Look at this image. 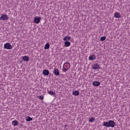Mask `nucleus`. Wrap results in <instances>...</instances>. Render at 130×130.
Returning <instances> with one entry per match:
<instances>
[{"instance_id":"10","label":"nucleus","mask_w":130,"mask_h":130,"mask_svg":"<svg viewBox=\"0 0 130 130\" xmlns=\"http://www.w3.org/2000/svg\"><path fill=\"white\" fill-rule=\"evenodd\" d=\"M92 85L93 86L97 87L98 86H100V83L99 82V81H94L92 83Z\"/></svg>"},{"instance_id":"14","label":"nucleus","mask_w":130,"mask_h":130,"mask_svg":"<svg viewBox=\"0 0 130 130\" xmlns=\"http://www.w3.org/2000/svg\"><path fill=\"white\" fill-rule=\"evenodd\" d=\"M73 95H74V96H79L80 92L78 90H75L73 92Z\"/></svg>"},{"instance_id":"12","label":"nucleus","mask_w":130,"mask_h":130,"mask_svg":"<svg viewBox=\"0 0 130 130\" xmlns=\"http://www.w3.org/2000/svg\"><path fill=\"white\" fill-rule=\"evenodd\" d=\"M100 68V65L98 64V63L96 64H94L93 67V70H98Z\"/></svg>"},{"instance_id":"11","label":"nucleus","mask_w":130,"mask_h":130,"mask_svg":"<svg viewBox=\"0 0 130 130\" xmlns=\"http://www.w3.org/2000/svg\"><path fill=\"white\" fill-rule=\"evenodd\" d=\"M114 17L115 18H117V19H119V18H121V16H120V13L118 12L115 13Z\"/></svg>"},{"instance_id":"8","label":"nucleus","mask_w":130,"mask_h":130,"mask_svg":"<svg viewBox=\"0 0 130 130\" xmlns=\"http://www.w3.org/2000/svg\"><path fill=\"white\" fill-rule=\"evenodd\" d=\"M22 60H24V61H29V58L28 57V56H24L23 57H21Z\"/></svg>"},{"instance_id":"13","label":"nucleus","mask_w":130,"mask_h":130,"mask_svg":"<svg viewBox=\"0 0 130 130\" xmlns=\"http://www.w3.org/2000/svg\"><path fill=\"white\" fill-rule=\"evenodd\" d=\"M12 125H13L14 126H16L17 125H18L19 122H18V121H17V120H15L12 122Z\"/></svg>"},{"instance_id":"2","label":"nucleus","mask_w":130,"mask_h":130,"mask_svg":"<svg viewBox=\"0 0 130 130\" xmlns=\"http://www.w3.org/2000/svg\"><path fill=\"white\" fill-rule=\"evenodd\" d=\"M71 69V63L69 62H66L63 65L62 71L65 72L69 71Z\"/></svg>"},{"instance_id":"4","label":"nucleus","mask_w":130,"mask_h":130,"mask_svg":"<svg viewBox=\"0 0 130 130\" xmlns=\"http://www.w3.org/2000/svg\"><path fill=\"white\" fill-rule=\"evenodd\" d=\"M4 48L5 49H13V46L11 45L10 43H6L4 44Z\"/></svg>"},{"instance_id":"5","label":"nucleus","mask_w":130,"mask_h":130,"mask_svg":"<svg viewBox=\"0 0 130 130\" xmlns=\"http://www.w3.org/2000/svg\"><path fill=\"white\" fill-rule=\"evenodd\" d=\"M41 17H36L34 19V22L36 24H39L40 23Z\"/></svg>"},{"instance_id":"9","label":"nucleus","mask_w":130,"mask_h":130,"mask_svg":"<svg viewBox=\"0 0 130 130\" xmlns=\"http://www.w3.org/2000/svg\"><path fill=\"white\" fill-rule=\"evenodd\" d=\"M43 75L44 76H48L49 75V71L47 70H44L43 71Z\"/></svg>"},{"instance_id":"22","label":"nucleus","mask_w":130,"mask_h":130,"mask_svg":"<svg viewBox=\"0 0 130 130\" xmlns=\"http://www.w3.org/2000/svg\"><path fill=\"white\" fill-rule=\"evenodd\" d=\"M105 39H106V37H102V38H101V41H104V40H105Z\"/></svg>"},{"instance_id":"16","label":"nucleus","mask_w":130,"mask_h":130,"mask_svg":"<svg viewBox=\"0 0 130 130\" xmlns=\"http://www.w3.org/2000/svg\"><path fill=\"white\" fill-rule=\"evenodd\" d=\"M25 119L26 121H31V120H33V118L30 117L29 116H26L25 117Z\"/></svg>"},{"instance_id":"21","label":"nucleus","mask_w":130,"mask_h":130,"mask_svg":"<svg viewBox=\"0 0 130 130\" xmlns=\"http://www.w3.org/2000/svg\"><path fill=\"white\" fill-rule=\"evenodd\" d=\"M39 99H40L41 100H43V98H44V96L43 95H41V96H38Z\"/></svg>"},{"instance_id":"20","label":"nucleus","mask_w":130,"mask_h":130,"mask_svg":"<svg viewBox=\"0 0 130 130\" xmlns=\"http://www.w3.org/2000/svg\"><path fill=\"white\" fill-rule=\"evenodd\" d=\"M89 121L90 122H94V121H95V118H93V117H91V118H90L89 119Z\"/></svg>"},{"instance_id":"7","label":"nucleus","mask_w":130,"mask_h":130,"mask_svg":"<svg viewBox=\"0 0 130 130\" xmlns=\"http://www.w3.org/2000/svg\"><path fill=\"white\" fill-rule=\"evenodd\" d=\"M53 74H54L55 76H59V71H58V69L54 68Z\"/></svg>"},{"instance_id":"3","label":"nucleus","mask_w":130,"mask_h":130,"mask_svg":"<svg viewBox=\"0 0 130 130\" xmlns=\"http://www.w3.org/2000/svg\"><path fill=\"white\" fill-rule=\"evenodd\" d=\"M3 20V21H7L9 20V16L7 14H1V17H0V21Z\"/></svg>"},{"instance_id":"6","label":"nucleus","mask_w":130,"mask_h":130,"mask_svg":"<svg viewBox=\"0 0 130 130\" xmlns=\"http://www.w3.org/2000/svg\"><path fill=\"white\" fill-rule=\"evenodd\" d=\"M89 60H95L96 59V55L92 54L88 57Z\"/></svg>"},{"instance_id":"18","label":"nucleus","mask_w":130,"mask_h":130,"mask_svg":"<svg viewBox=\"0 0 130 130\" xmlns=\"http://www.w3.org/2000/svg\"><path fill=\"white\" fill-rule=\"evenodd\" d=\"M50 47V45H49V43H46L44 47V49H49Z\"/></svg>"},{"instance_id":"17","label":"nucleus","mask_w":130,"mask_h":130,"mask_svg":"<svg viewBox=\"0 0 130 130\" xmlns=\"http://www.w3.org/2000/svg\"><path fill=\"white\" fill-rule=\"evenodd\" d=\"M64 44L66 47H69L71 45V42L67 41L64 42Z\"/></svg>"},{"instance_id":"15","label":"nucleus","mask_w":130,"mask_h":130,"mask_svg":"<svg viewBox=\"0 0 130 130\" xmlns=\"http://www.w3.org/2000/svg\"><path fill=\"white\" fill-rule=\"evenodd\" d=\"M63 40L64 41H70L71 40V37L66 36L63 39Z\"/></svg>"},{"instance_id":"19","label":"nucleus","mask_w":130,"mask_h":130,"mask_svg":"<svg viewBox=\"0 0 130 130\" xmlns=\"http://www.w3.org/2000/svg\"><path fill=\"white\" fill-rule=\"evenodd\" d=\"M47 93H48L49 94V95H55V92H53L51 90H48L47 91Z\"/></svg>"},{"instance_id":"1","label":"nucleus","mask_w":130,"mask_h":130,"mask_svg":"<svg viewBox=\"0 0 130 130\" xmlns=\"http://www.w3.org/2000/svg\"><path fill=\"white\" fill-rule=\"evenodd\" d=\"M103 125L106 126V127H114L115 123L112 120H110L109 122H104Z\"/></svg>"}]
</instances>
